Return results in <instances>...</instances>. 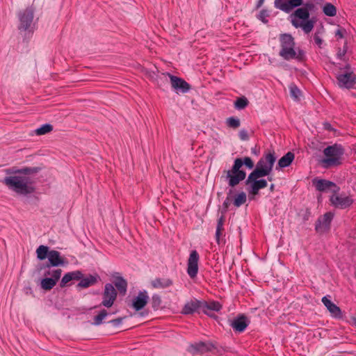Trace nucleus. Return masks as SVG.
Instances as JSON below:
<instances>
[{"mask_svg": "<svg viewBox=\"0 0 356 356\" xmlns=\"http://www.w3.org/2000/svg\"><path fill=\"white\" fill-rule=\"evenodd\" d=\"M243 165L249 169L253 168L254 165L250 157L236 158L232 168L223 171L222 178L225 179L229 186L235 187L245 179L246 172L241 169Z\"/></svg>", "mask_w": 356, "mask_h": 356, "instance_id": "f257e3e1", "label": "nucleus"}, {"mask_svg": "<svg viewBox=\"0 0 356 356\" xmlns=\"http://www.w3.org/2000/svg\"><path fill=\"white\" fill-rule=\"evenodd\" d=\"M280 49V56L284 60H290L292 59L302 62L305 60V52L302 49H296L294 38L289 33H281L279 35Z\"/></svg>", "mask_w": 356, "mask_h": 356, "instance_id": "f03ea898", "label": "nucleus"}, {"mask_svg": "<svg viewBox=\"0 0 356 356\" xmlns=\"http://www.w3.org/2000/svg\"><path fill=\"white\" fill-rule=\"evenodd\" d=\"M309 17L310 14L306 8L298 7L290 15L291 23L295 28H301L305 33L308 34L313 30L316 22L314 17Z\"/></svg>", "mask_w": 356, "mask_h": 356, "instance_id": "7ed1b4c3", "label": "nucleus"}, {"mask_svg": "<svg viewBox=\"0 0 356 356\" xmlns=\"http://www.w3.org/2000/svg\"><path fill=\"white\" fill-rule=\"evenodd\" d=\"M344 148L340 144L327 146L323 149L325 157L321 160V165L325 168L338 166L341 164Z\"/></svg>", "mask_w": 356, "mask_h": 356, "instance_id": "20e7f679", "label": "nucleus"}, {"mask_svg": "<svg viewBox=\"0 0 356 356\" xmlns=\"http://www.w3.org/2000/svg\"><path fill=\"white\" fill-rule=\"evenodd\" d=\"M34 8L28 7L18 13L19 25L18 29L20 33H24L25 38H29L35 31V23H33Z\"/></svg>", "mask_w": 356, "mask_h": 356, "instance_id": "39448f33", "label": "nucleus"}, {"mask_svg": "<svg viewBox=\"0 0 356 356\" xmlns=\"http://www.w3.org/2000/svg\"><path fill=\"white\" fill-rule=\"evenodd\" d=\"M4 182L10 189L22 195L30 194L35 191L31 179L27 177H10L6 178Z\"/></svg>", "mask_w": 356, "mask_h": 356, "instance_id": "423d86ee", "label": "nucleus"}, {"mask_svg": "<svg viewBox=\"0 0 356 356\" xmlns=\"http://www.w3.org/2000/svg\"><path fill=\"white\" fill-rule=\"evenodd\" d=\"M302 6L304 8L307 10L310 14L314 11L315 4L312 1H307L304 3L303 0H275L274 6L286 13H290L294 8Z\"/></svg>", "mask_w": 356, "mask_h": 356, "instance_id": "0eeeda50", "label": "nucleus"}, {"mask_svg": "<svg viewBox=\"0 0 356 356\" xmlns=\"http://www.w3.org/2000/svg\"><path fill=\"white\" fill-rule=\"evenodd\" d=\"M276 159L274 151L265 152L257 162L253 171L255 172L256 175L268 176L273 170Z\"/></svg>", "mask_w": 356, "mask_h": 356, "instance_id": "6e6552de", "label": "nucleus"}, {"mask_svg": "<svg viewBox=\"0 0 356 356\" xmlns=\"http://www.w3.org/2000/svg\"><path fill=\"white\" fill-rule=\"evenodd\" d=\"M265 177L263 175H256L255 172H250L245 181V185L248 186V191L249 195H257L259 194V190L264 188L267 186L268 183L265 179H258L261 177Z\"/></svg>", "mask_w": 356, "mask_h": 356, "instance_id": "1a4fd4ad", "label": "nucleus"}, {"mask_svg": "<svg viewBox=\"0 0 356 356\" xmlns=\"http://www.w3.org/2000/svg\"><path fill=\"white\" fill-rule=\"evenodd\" d=\"M62 273L61 269H55L53 270H48L44 273L45 278L41 281L42 289L49 291L54 287L57 282L60 279Z\"/></svg>", "mask_w": 356, "mask_h": 356, "instance_id": "9d476101", "label": "nucleus"}, {"mask_svg": "<svg viewBox=\"0 0 356 356\" xmlns=\"http://www.w3.org/2000/svg\"><path fill=\"white\" fill-rule=\"evenodd\" d=\"M330 201L332 206L340 209H345L350 207L354 202L353 199L350 196L334 193L330 196Z\"/></svg>", "mask_w": 356, "mask_h": 356, "instance_id": "9b49d317", "label": "nucleus"}, {"mask_svg": "<svg viewBox=\"0 0 356 356\" xmlns=\"http://www.w3.org/2000/svg\"><path fill=\"white\" fill-rule=\"evenodd\" d=\"M117 291L112 284L107 283L105 284L104 291L102 294V302L101 305L106 307H111L117 298Z\"/></svg>", "mask_w": 356, "mask_h": 356, "instance_id": "f8f14e48", "label": "nucleus"}, {"mask_svg": "<svg viewBox=\"0 0 356 356\" xmlns=\"http://www.w3.org/2000/svg\"><path fill=\"white\" fill-rule=\"evenodd\" d=\"M334 218V213L327 212L324 215L320 216L315 225V230L318 233H325L330 229L331 222Z\"/></svg>", "mask_w": 356, "mask_h": 356, "instance_id": "ddd939ff", "label": "nucleus"}, {"mask_svg": "<svg viewBox=\"0 0 356 356\" xmlns=\"http://www.w3.org/2000/svg\"><path fill=\"white\" fill-rule=\"evenodd\" d=\"M199 260L198 252L195 250H192L187 261V273L191 279L196 277L197 275Z\"/></svg>", "mask_w": 356, "mask_h": 356, "instance_id": "4468645a", "label": "nucleus"}, {"mask_svg": "<svg viewBox=\"0 0 356 356\" xmlns=\"http://www.w3.org/2000/svg\"><path fill=\"white\" fill-rule=\"evenodd\" d=\"M313 185L316 189L321 192H325L331 190L334 193H339L340 188L337 186L334 182L322 179H314Z\"/></svg>", "mask_w": 356, "mask_h": 356, "instance_id": "2eb2a0df", "label": "nucleus"}, {"mask_svg": "<svg viewBox=\"0 0 356 356\" xmlns=\"http://www.w3.org/2000/svg\"><path fill=\"white\" fill-rule=\"evenodd\" d=\"M337 79L340 88H353L356 83V75L352 72L340 74L337 76Z\"/></svg>", "mask_w": 356, "mask_h": 356, "instance_id": "dca6fc26", "label": "nucleus"}, {"mask_svg": "<svg viewBox=\"0 0 356 356\" xmlns=\"http://www.w3.org/2000/svg\"><path fill=\"white\" fill-rule=\"evenodd\" d=\"M168 76L170 79L172 87L176 90H180L181 92L185 93L190 90V84L183 79L172 75L170 74H168Z\"/></svg>", "mask_w": 356, "mask_h": 356, "instance_id": "f3484780", "label": "nucleus"}, {"mask_svg": "<svg viewBox=\"0 0 356 356\" xmlns=\"http://www.w3.org/2000/svg\"><path fill=\"white\" fill-rule=\"evenodd\" d=\"M202 307L201 309L202 312L210 317H216L212 312H219L221 310L222 306L218 301H211V302H202Z\"/></svg>", "mask_w": 356, "mask_h": 356, "instance_id": "a211bd4d", "label": "nucleus"}, {"mask_svg": "<svg viewBox=\"0 0 356 356\" xmlns=\"http://www.w3.org/2000/svg\"><path fill=\"white\" fill-rule=\"evenodd\" d=\"M149 296L146 291H140L133 300L132 307L136 311H140L147 305Z\"/></svg>", "mask_w": 356, "mask_h": 356, "instance_id": "6ab92c4d", "label": "nucleus"}, {"mask_svg": "<svg viewBox=\"0 0 356 356\" xmlns=\"http://www.w3.org/2000/svg\"><path fill=\"white\" fill-rule=\"evenodd\" d=\"M322 302L326 307L327 310L330 312L332 317L339 319L343 318L342 312L340 307L335 305L334 302H332L327 297H323L322 298Z\"/></svg>", "mask_w": 356, "mask_h": 356, "instance_id": "aec40b11", "label": "nucleus"}, {"mask_svg": "<svg viewBox=\"0 0 356 356\" xmlns=\"http://www.w3.org/2000/svg\"><path fill=\"white\" fill-rule=\"evenodd\" d=\"M202 301H200L195 298L191 300L186 302L182 308L181 314L184 315L193 314L198 309L202 307Z\"/></svg>", "mask_w": 356, "mask_h": 356, "instance_id": "412c9836", "label": "nucleus"}, {"mask_svg": "<svg viewBox=\"0 0 356 356\" xmlns=\"http://www.w3.org/2000/svg\"><path fill=\"white\" fill-rule=\"evenodd\" d=\"M230 325L236 332H243L248 327V321L245 316L241 315L235 318Z\"/></svg>", "mask_w": 356, "mask_h": 356, "instance_id": "4be33fe9", "label": "nucleus"}, {"mask_svg": "<svg viewBox=\"0 0 356 356\" xmlns=\"http://www.w3.org/2000/svg\"><path fill=\"white\" fill-rule=\"evenodd\" d=\"M49 264L47 267L58 266L64 264V259L61 257L60 253L57 250H50L48 254Z\"/></svg>", "mask_w": 356, "mask_h": 356, "instance_id": "5701e85b", "label": "nucleus"}, {"mask_svg": "<svg viewBox=\"0 0 356 356\" xmlns=\"http://www.w3.org/2000/svg\"><path fill=\"white\" fill-rule=\"evenodd\" d=\"M99 277L97 275H89L86 277H82L81 281L76 285L77 288L86 289L97 283Z\"/></svg>", "mask_w": 356, "mask_h": 356, "instance_id": "b1692460", "label": "nucleus"}, {"mask_svg": "<svg viewBox=\"0 0 356 356\" xmlns=\"http://www.w3.org/2000/svg\"><path fill=\"white\" fill-rule=\"evenodd\" d=\"M173 282L169 278H156L151 282V285L154 289H165L172 286Z\"/></svg>", "mask_w": 356, "mask_h": 356, "instance_id": "393cba45", "label": "nucleus"}, {"mask_svg": "<svg viewBox=\"0 0 356 356\" xmlns=\"http://www.w3.org/2000/svg\"><path fill=\"white\" fill-rule=\"evenodd\" d=\"M295 155L293 152H289L278 161V167L276 169L283 168L289 166L294 160Z\"/></svg>", "mask_w": 356, "mask_h": 356, "instance_id": "a878e982", "label": "nucleus"}, {"mask_svg": "<svg viewBox=\"0 0 356 356\" xmlns=\"http://www.w3.org/2000/svg\"><path fill=\"white\" fill-rule=\"evenodd\" d=\"M114 285L118 290L120 294L124 296L127 289V282L122 277H116L114 280Z\"/></svg>", "mask_w": 356, "mask_h": 356, "instance_id": "bb28decb", "label": "nucleus"}, {"mask_svg": "<svg viewBox=\"0 0 356 356\" xmlns=\"http://www.w3.org/2000/svg\"><path fill=\"white\" fill-rule=\"evenodd\" d=\"M212 346L211 344H207L204 342L200 341L198 343H196L195 344H192L191 346V348L195 352V353H205L209 352L211 350Z\"/></svg>", "mask_w": 356, "mask_h": 356, "instance_id": "cd10ccee", "label": "nucleus"}, {"mask_svg": "<svg viewBox=\"0 0 356 356\" xmlns=\"http://www.w3.org/2000/svg\"><path fill=\"white\" fill-rule=\"evenodd\" d=\"M246 200L247 196L245 193L241 192L234 197L233 204L236 207H240L246 202Z\"/></svg>", "mask_w": 356, "mask_h": 356, "instance_id": "c85d7f7f", "label": "nucleus"}, {"mask_svg": "<svg viewBox=\"0 0 356 356\" xmlns=\"http://www.w3.org/2000/svg\"><path fill=\"white\" fill-rule=\"evenodd\" d=\"M323 11L325 15L329 17H334L337 14V8L331 3H326L323 8Z\"/></svg>", "mask_w": 356, "mask_h": 356, "instance_id": "c756f323", "label": "nucleus"}, {"mask_svg": "<svg viewBox=\"0 0 356 356\" xmlns=\"http://www.w3.org/2000/svg\"><path fill=\"white\" fill-rule=\"evenodd\" d=\"M49 252V248L47 246L42 245H40L36 250L37 257L40 260H43L44 259H46L47 257H48Z\"/></svg>", "mask_w": 356, "mask_h": 356, "instance_id": "7c9ffc66", "label": "nucleus"}, {"mask_svg": "<svg viewBox=\"0 0 356 356\" xmlns=\"http://www.w3.org/2000/svg\"><path fill=\"white\" fill-rule=\"evenodd\" d=\"M161 298L158 294H154L151 298V305L154 310L157 311L161 308Z\"/></svg>", "mask_w": 356, "mask_h": 356, "instance_id": "2f4dec72", "label": "nucleus"}, {"mask_svg": "<svg viewBox=\"0 0 356 356\" xmlns=\"http://www.w3.org/2000/svg\"><path fill=\"white\" fill-rule=\"evenodd\" d=\"M54 127L50 124H42L40 127L38 128L35 132L36 135L41 136L47 134L53 130Z\"/></svg>", "mask_w": 356, "mask_h": 356, "instance_id": "473e14b6", "label": "nucleus"}, {"mask_svg": "<svg viewBox=\"0 0 356 356\" xmlns=\"http://www.w3.org/2000/svg\"><path fill=\"white\" fill-rule=\"evenodd\" d=\"M248 100L245 97H241L236 99L234 102V107L236 109H244L248 105Z\"/></svg>", "mask_w": 356, "mask_h": 356, "instance_id": "72a5a7b5", "label": "nucleus"}, {"mask_svg": "<svg viewBox=\"0 0 356 356\" xmlns=\"http://www.w3.org/2000/svg\"><path fill=\"white\" fill-rule=\"evenodd\" d=\"M108 312L106 309L100 311L98 315L94 317L93 324L95 325H99L102 323L103 320L108 316Z\"/></svg>", "mask_w": 356, "mask_h": 356, "instance_id": "f704fd0d", "label": "nucleus"}, {"mask_svg": "<svg viewBox=\"0 0 356 356\" xmlns=\"http://www.w3.org/2000/svg\"><path fill=\"white\" fill-rule=\"evenodd\" d=\"M269 17L270 12L267 9H261L257 15V18L264 24H267L268 22V18Z\"/></svg>", "mask_w": 356, "mask_h": 356, "instance_id": "c9c22d12", "label": "nucleus"}, {"mask_svg": "<svg viewBox=\"0 0 356 356\" xmlns=\"http://www.w3.org/2000/svg\"><path fill=\"white\" fill-rule=\"evenodd\" d=\"M226 124L230 128L237 129L240 127L241 122L238 118L230 117L227 119Z\"/></svg>", "mask_w": 356, "mask_h": 356, "instance_id": "e433bc0d", "label": "nucleus"}, {"mask_svg": "<svg viewBox=\"0 0 356 356\" xmlns=\"http://www.w3.org/2000/svg\"><path fill=\"white\" fill-rule=\"evenodd\" d=\"M290 94L295 99H298L301 95V91L295 84H292L290 86Z\"/></svg>", "mask_w": 356, "mask_h": 356, "instance_id": "4c0bfd02", "label": "nucleus"}, {"mask_svg": "<svg viewBox=\"0 0 356 356\" xmlns=\"http://www.w3.org/2000/svg\"><path fill=\"white\" fill-rule=\"evenodd\" d=\"M225 222V217L224 215H222L217 221V225H216V231L221 232L225 231L224 229V224Z\"/></svg>", "mask_w": 356, "mask_h": 356, "instance_id": "58836bf2", "label": "nucleus"}, {"mask_svg": "<svg viewBox=\"0 0 356 356\" xmlns=\"http://www.w3.org/2000/svg\"><path fill=\"white\" fill-rule=\"evenodd\" d=\"M72 280V279L70 273H67L65 274L64 276L63 277V278L61 279V281L60 283V286L62 288L65 287L67 285V284Z\"/></svg>", "mask_w": 356, "mask_h": 356, "instance_id": "ea45409f", "label": "nucleus"}, {"mask_svg": "<svg viewBox=\"0 0 356 356\" xmlns=\"http://www.w3.org/2000/svg\"><path fill=\"white\" fill-rule=\"evenodd\" d=\"M72 276V280H80L83 277V273L80 270H75L72 272H70Z\"/></svg>", "mask_w": 356, "mask_h": 356, "instance_id": "a19ab883", "label": "nucleus"}, {"mask_svg": "<svg viewBox=\"0 0 356 356\" xmlns=\"http://www.w3.org/2000/svg\"><path fill=\"white\" fill-rule=\"evenodd\" d=\"M223 236H225V234H224L223 231H221V232L216 231L215 238H216V243L218 245H220L222 242Z\"/></svg>", "mask_w": 356, "mask_h": 356, "instance_id": "79ce46f5", "label": "nucleus"}, {"mask_svg": "<svg viewBox=\"0 0 356 356\" xmlns=\"http://www.w3.org/2000/svg\"><path fill=\"white\" fill-rule=\"evenodd\" d=\"M346 33V31L343 28H339L335 32V36L337 39L343 38Z\"/></svg>", "mask_w": 356, "mask_h": 356, "instance_id": "37998d69", "label": "nucleus"}, {"mask_svg": "<svg viewBox=\"0 0 356 356\" xmlns=\"http://www.w3.org/2000/svg\"><path fill=\"white\" fill-rule=\"evenodd\" d=\"M232 193V189H230L229 193H227V196L225 200L224 201V202L222 204V206L225 210H227L230 205V201H231L230 195Z\"/></svg>", "mask_w": 356, "mask_h": 356, "instance_id": "c03bdc74", "label": "nucleus"}, {"mask_svg": "<svg viewBox=\"0 0 356 356\" xmlns=\"http://www.w3.org/2000/svg\"><path fill=\"white\" fill-rule=\"evenodd\" d=\"M239 138L242 140H247L249 138L248 134L246 130L242 129L238 133Z\"/></svg>", "mask_w": 356, "mask_h": 356, "instance_id": "a18cd8bd", "label": "nucleus"}, {"mask_svg": "<svg viewBox=\"0 0 356 356\" xmlns=\"http://www.w3.org/2000/svg\"><path fill=\"white\" fill-rule=\"evenodd\" d=\"M314 40L315 43L321 48L323 44V40L321 38L318 33H315L314 35Z\"/></svg>", "mask_w": 356, "mask_h": 356, "instance_id": "49530a36", "label": "nucleus"}, {"mask_svg": "<svg viewBox=\"0 0 356 356\" xmlns=\"http://www.w3.org/2000/svg\"><path fill=\"white\" fill-rule=\"evenodd\" d=\"M21 172L25 174V175H29V174H31V173H33V172H36L37 170L34 168H24V169H22L20 170Z\"/></svg>", "mask_w": 356, "mask_h": 356, "instance_id": "de8ad7c7", "label": "nucleus"}, {"mask_svg": "<svg viewBox=\"0 0 356 356\" xmlns=\"http://www.w3.org/2000/svg\"><path fill=\"white\" fill-rule=\"evenodd\" d=\"M346 53V48L345 47L343 50L339 49V51L337 53V57L339 59L342 60L343 58V56H345Z\"/></svg>", "mask_w": 356, "mask_h": 356, "instance_id": "09e8293b", "label": "nucleus"}, {"mask_svg": "<svg viewBox=\"0 0 356 356\" xmlns=\"http://www.w3.org/2000/svg\"><path fill=\"white\" fill-rule=\"evenodd\" d=\"M123 318H118L110 321L114 325H120L122 321Z\"/></svg>", "mask_w": 356, "mask_h": 356, "instance_id": "8fccbe9b", "label": "nucleus"}, {"mask_svg": "<svg viewBox=\"0 0 356 356\" xmlns=\"http://www.w3.org/2000/svg\"><path fill=\"white\" fill-rule=\"evenodd\" d=\"M264 1L265 0H258L255 6V9L258 10L259 8H260L264 4Z\"/></svg>", "mask_w": 356, "mask_h": 356, "instance_id": "3c124183", "label": "nucleus"}, {"mask_svg": "<svg viewBox=\"0 0 356 356\" xmlns=\"http://www.w3.org/2000/svg\"><path fill=\"white\" fill-rule=\"evenodd\" d=\"M251 152L252 154H255V155H259V148H257V146L252 147L251 149Z\"/></svg>", "mask_w": 356, "mask_h": 356, "instance_id": "603ef678", "label": "nucleus"}, {"mask_svg": "<svg viewBox=\"0 0 356 356\" xmlns=\"http://www.w3.org/2000/svg\"><path fill=\"white\" fill-rule=\"evenodd\" d=\"M324 127H325V129H327V130H332V127H331V124H329V123H325V124H324Z\"/></svg>", "mask_w": 356, "mask_h": 356, "instance_id": "864d4df0", "label": "nucleus"}, {"mask_svg": "<svg viewBox=\"0 0 356 356\" xmlns=\"http://www.w3.org/2000/svg\"><path fill=\"white\" fill-rule=\"evenodd\" d=\"M274 187H275L274 184H271L270 186V190L271 191H274Z\"/></svg>", "mask_w": 356, "mask_h": 356, "instance_id": "5fc2aeb1", "label": "nucleus"}, {"mask_svg": "<svg viewBox=\"0 0 356 356\" xmlns=\"http://www.w3.org/2000/svg\"><path fill=\"white\" fill-rule=\"evenodd\" d=\"M268 179L270 181H271L273 180V178H272V177H268Z\"/></svg>", "mask_w": 356, "mask_h": 356, "instance_id": "6e6d98bb", "label": "nucleus"}, {"mask_svg": "<svg viewBox=\"0 0 356 356\" xmlns=\"http://www.w3.org/2000/svg\"><path fill=\"white\" fill-rule=\"evenodd\" d=\"M355 324H356V318H355Z\"/></svg>", "mask_w": 356, "mask_h": 356, "instance_id": "4d7b16f0", "label": "nucleus"}]
</instances>
